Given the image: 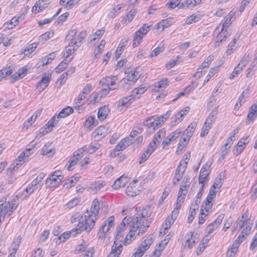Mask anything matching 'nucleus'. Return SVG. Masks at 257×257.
<instances>
[{"label":"nucleus","mask_w":257,"mask_h":257,"mask_svg":"<svg viewBox=\"0 0 257 257\" xmlns=\"http://www.w3.org/2000/svg\"><path fill=\"white\" fill-rule=\"evenodd\" d=\"M244 66L245 65L243 61H240L238 64L237 66L234 68L233 71L229 76V78L232 79L234 78L237 77L242 71Z\"/></svg>","instance_id":"obj_62"},{"label":"nucleus","mask_w":257,"mask_h":257,"mask_svg":"<svg viewBox=\"0 0 257 257\" xmlns=\"http://www.w3.org/2000/svg\"><path fill=\"white\" fill-rule=\"evenodd\" d=\"M148 84L144 83L141 84L139 87L135 88L132 91V95L134 96V98H139L142 94H143L148 89Z\"/></svg>","instance_id":"obj_53"},{"label":"nucleus","mask_w":257,"mask_h":257,"mask_svg":"<svg viewBox=\"0 0 257 257\" xmlns=\"http://www.w3.org/2000/svg\"><path fill=\"white\" fill-rule=\"evenodd\" d=\"M202 15L198 12L196 13H193L188 17L185 20V23L187 25H191L192 23H196L201 20Z\"/></svg>","instance_id":"obj_60"},{"label":"nucleus","mask_w":257,"mask_h":257,"mask_svg":"<svg viewBox=\"0 0 257 257\" xmlns=\"http://www.w3.org/2000/svg\"><path fill=\"white\" fill-rule=\"evenodd\" d=\"M45 176L46 174L44 173H40L30 184L37 190L41 186L42 181Z\"/></svg>","instance_id":"obj_59"},{"label":"nucleus","mask_w":257,"mask_h":257,"mask_svg":"<svg viewBox=\"0 0 257 257\" xmlns=\"http://www.w3.org/2000/svg\"><path fill=\"white\" fill-rule=\"evenodd\" d=\"M49 6L47 0H38L32 7L31 12L33 14L41 13L46 9Z\"/></svg>","instance_id":"obj_28"},{"label":"nucleus","mask_w":257,"mask_h":257,"mask_svg":"<svg viewBox=\"0 0 257 257\" xmlns=\"http://www.w3.org/2000/svg\"><path fill=\"white\" fill-rule=\"evenodd\" d=\"M108 207V204L103 202L102 200L95 198L91 202L90 209L87 210L98 217L100 210L104 208L107 210Z\"/></svg>","instance_id":"obj_14"},{"label":"nucleus","mask_w":257,"mask_h":257,"mask_svg":"<svg viewBox=\"0 0 257 257\" xmlns=\"http://www.w3.org/2000/svg\"><path fill=\"white\" fill-rule=\"evenodd\" d=\"M21 16L22 15L15 16L13 17L10 20L5 23L4 26L5 27V29L11 30L18 26Z\"/></svg>","instance_id":"obj_57"},{"label":"nucleus","mask_w":257,"mask_h":257,"mask_svg":"<svg viewBox=\"0 0 257 257\" xmlns=\"http://www.w3.org/2000/svg\"><path fill=\"white\" fill-rule=\"evenodd\" d=\"M185 170L186 169L179 168V167H177L172 181V184L173 185H177L182 180V181L181 182H182L184 178L187 177L190 178V182H191V178L189 176H185L184 178H183ZM181 184H180V186H181Z\"/></svg>","instance_id":"obj_31"},{"label":"nucleus","mask_w":257,"mask_h":257,"mask_svg":"<svg viewBox=\"0 0 257 257\" xmlns=\"http://www.w3.org/2000/svg\"><path fill=\"white\" fill-rule=\"evenodd\" d=\"M110 112L108 105H104L99 108L97 112V118L100 121H103L107 117Z\"/></svg>","instance_id":"obj_55"},{"label":"nucleus","mask_w":257,"mask_h":257,"mask_svg":"<svg viewBox=\"0 0 257 257\" xmlns=\"http://www.w3.org/2000/svg\"><path fill=\"white\" fill-rule=\"evenodd\" d=\"M51 78V74L43 73L40 81L36 84V89L40 93L44 90L49 86Z\"/></svg>","instance_id":"obj_19"},{"label":"nucleus","mask_w":257,"mask_h":257,"mask_svg":"<svg viewBox=\"0 0 257 257\" xmlns=\"http://www.w3.org/2000/svg\"><path fill=\"white\" fill-rule=\"evenodd\" d=\"M174 23L173 18H168L166 19L162 20L155 25V29L160 31L162 32L165 29L170 27Z\"/></svg>","instance_id":"obj_36"},{"label":"nucleus","mask_w":257,"mask_h":257,"mask_svg":"<svg viewBox=\"0 0 257 257\" xmlns=\"http://www.w3.org/2000/svg\"><path fill=\"white\" fill-rule=\"evenodd\" d=\"M210 238L205 235L200 240L196 249V253L198 256L200 255L208 246Z\"/></svg>","instance_id":"obj_33"},{"label":"nucleus","mask_w":257,"mask_h":257,"mask_svg":"<svg viewBox=\"0 0 257 257\" xmlns=\"http://www.w3.org/2000/svg\"><path fill=\"white\" fill-rule=\"evenodd\" d=\"M78 47V46H76L74 44H72L71 42H70L68 46H67L64 49L62 52L64 58L67 60H69V61H71V60L73 58V56H72V55L77 49Z\"/></svg>","instance_id":"obj_30"},{"label":"nucleus","mask_w":257,"mask_h":257,"mask_svg":"<svg viewBox=\"0 0 257 257\" xmlns=\"http://www.w3.org/2000/svg\"><path fill=\"white\" fill-rule=\"evenodd\" d=\"M170 84V81L167 77H162L153 85L152 91L154 92H160L164 90Z\"/></svg>","instance_id":"obj_24"},{"label":"nucleus","mask_w":257,"mask_h":257,"mask_svg":"<svg viewBox=\"0 0 257 257\" xmlns=\"http://www.w3.org/2000/svg\"><path fill=\"white\" fill-rule=\"evenodd\" d=\"M38 45L39 43L38 42H34L29 44L21 52V54L24 55V57L32 58L33 53L38 46Z\"/></svg>","instance_id":"obj_45"},{"label":"nucleus","mask_w":257,"mask_h":257,"mask_svg":"<svg viewBox=\"0 0 257 257\" xmlns=\"http://www.w3.org/2000/svg\"><path fill=\"white\" fill-rule=\"evenodd\" d=\"M97 219L95 215L86 210L82 214L81 221L78 222L73 231L80 233L84 231L89 232L94 228Z\"/></svg>","instance_id":"obj_4"},{"label":"nucleus","mask_w":257,"mask_h":257,"mask_svg":"<svg viewBox=\"0 0 257 257\" xmlns=\"http://www.w3.org/2000/svg\"><path fill=\"white\" fill-rule=\"evenodd\" d=\"M128 42V38H123L121 39L114 52V55L116 59H118L120 57L123 51L127 45Z\"/></svg>","instance_id":"obj_43"},{"label":"nucleus","mask_w":257,"mask_h":257,"mask_svg":"<svg viewBox=\"0 0 257 257\" xmlns=\"http://www.w3.org/2000/svg\"><path fill=\"white\" fill-rule=\"evenodd\" d=\"M190 111V107L186 106L180 110L176 115L175 122L176 123L181 122L184 117L188 114Z\"/></svg>","instance_id":"obj_56"},{"label":"nucleus","mask_w":257,"mask_h":257,"mask_svg":"<svg viewBox=\"0 0 257 257\" xmlns=\"http://www.w3.org/2000/svg\"><path fill=\"white\" fill-rule=\"evenodd\" d=\"M128 178L125 175H122L116 179L112 185V188L118 190L124 187L127 183Z\"/></svg>","instance_id":"obj_41"},{"label":"nucleus","mask_w":257,"mask_h":257,"mask_svg":"<svg viewBox=\"0 0 257 257\" xmlns=\"http://www.w3.org/2000/svg\"><path fill=\"white\" fill-rule=\"evenodd\" d=\"M118 82L117 76H106L102 79V85L107 86L110 90L114 89Z\"/></svg>","instance_id":"obj_27"},{"label":"nucleus","mask_w":257,"mask_h":257,"mask_svg":"<svg viewBox=\"0 0 257 257\" xmlns=\"http://www.w3.org/2000/svg\"><path fill=\"white\" fill-rule=\"evenodd\" d=\"M81 0H60V5L70 9L77 5Z\"/></svg>","instance_id":"obj_64"},{"label":"nucleus","mask_w":257,"mask_h":257,"mask_svg":"<svg viewBox=\"0 0 257 257\" xmlns=\"http://www.w3.org/2000/svg\"><path fill=\"white\" fill-rule=\"evenodd\" d=\"M64 178L62 172L60 170H56L45 180L47 188H55L59 186Z\"/></svg>","instance_id":"obj_11"},{"label":"nucleus","mask_w":257,"mask_h":257,"mask_svg":"<svg viewBox=\"0 0 257 257\" xmlns=\"http://www.w3.org/2000/svg\"><path fill=\"white\" fill-rule=\"evenodd\" d=\"M166 135V130L165 128H161L154 135L152 141L149 144L157 149L160 144V141L165 138Z\"/></svg>","instance_id":"obj_29"},{"label":"nucleus","mask_w":257,"mask_h":257,"mask_svg":"<svg viewBox=\"0 0 257 257\" xmlns=\"http://www.w3.org/2000/svg\"><path fill=\"white\" fill-rule=\"evenodd\" d=\"M234 14L235 13L232 10L224 17L219 23V25L221 26V28L228 30L232 23L231 20L234 17Z\"/></svg>","instance_id":"obj_39"},{"label":"nucleus","mask_w":257,"mask_h":257,"mask_svg":"<svg viewBox=\"0 0 257 257\" xmlns=\"http://www.w3.org/2000/svg\"><path fill=\"white\" fill-rule=\"evenodd\" d=\"M74 112L73 107L71 106H66L62 109L57 115V118H65Z\"/></svg>","instance_id":"obj_63"},{"label":"nucleus","mask_w":257,"mask_h":257,"mask_svg":"<svg viewBox=\"0 0 257 257\" xmlns=\"http://www.w3.org/2000/svg\"><path fill=\"white\" fill-rule=\"evenodd\" d=\"M94 115H90L86 117L83 123L84 127L89 131H91L96 125Z\"/></svg>","instance_id":"obj_50"},{"label":"nucleus","mask_w":257,"mask_h":257,"mask_svg":"<svg viewBox=\"0 0 257 257\" xmlns=\"http://www.w3.org/2000/svg\"><path fill=\"white\" fill-rule=\"evenodd\" d=\"M190 184V178L188 177H185L182 182L180 187H179L176 201L175 203V207L162 224L159 232L160 236H163L167 233L169 229L177 218L179 214V210L188 193Z\"/></svg>","instance_id":"obj_1"},{"label":"nucleus","mask_w":257,"mask_h":257,"mask_svg":"<svg viewBox=\"0 0 257 257\" xmlns=\"http://www.w3.org/2000/svg\"><path fill=\"white\" fill-rule=\"evenodd\" d=\"M156 149L149 144L147 148L141 155L140 158L139 164H141L145 162Z\"/></svg>","instance_id":"obj_52"},{"label":"nucleus","mask_w":257,"mask_h":257,"mask_svg":"<svg viewBox=\"0 0 257 257\" xmlns=\"http://www.w3.org/2000/svg\"><path fill=\"white\" fill-rule=\"evenodd\" d=\"M215 199V193L211 190L201 205L198 216V223L199 225L204 224L208 219L211 212Z\"/></svg>","instance_id":"obj_3"},{"label":"nucleus","mask_w":257,"mask_h":257,"mask_svg":"<svg viewBox=\"0 0 257 257\" xmlns=\"http://www.w3.org/2000/svg\"><path fill=\"white\" fill-rule=\"evenodd\" d=\"M241 243V242L235 239L230 247L227 249L226 257H235L238 252Z\"/></svg>","instance_id":"obj_44"},{"label":"nucleus","mask_w":257,"mask_h":257,"mask_svg":"<svg viewBox=\"0 0 257 257\" xmlns=\"http://www.w3.org/2000/svg\"><path fill=\"white\" fill-rule=\"evenodd\" d=\"M238 227L241 230L236 239L242 242L247 238V236L251 233L252 226H245Z\"/></svg>","instance_id":"obj_42"},{"label":"nucleus","mask_w":257,"mask_h":257,"mask_svg":"<svg viewBox=\"0 0 257 257\" xmlns=\"http://www.w3.org/2000/svg\"><path fill=\"white\" fill-rule=\"evenodd\" d=\"M106 44L105 40H101L96 46L92 47V56L95 59H98L102 54Z\"/></svg>","instance_id":"obj_34"},{"label":"nucleus","mask_w":257,"mask_h":257,"mask_svg":"<svg viewBox=\"0 0 257 257\" xmlns=\"http://www.w3.org/2000/svg\"><path fill=\"white\" fill-rule=\"evenodd\" d=\"M138 13L137 9H132L127 12L122 18L121 23L127 25L133 21L135 17Z\"/></svg>","instance_id":"obj_46"},{"label":"nucleus","mask_w":257,"mask_h":257,"mask_svg":"<svg viewBox=\"0 0 257 257\" xmlns=\"http://www.w3.org/2000/svg\"><path fill=\"white\" fill-rule=\"evenodd\" d=\"M215 31L218 32L216 36V39L214 42V46L217 47L219 46L222 42H224L227 40L229 36V34L228 30L224 29H223L222 28H221V29L219 30V26L215 28Z\"/></svg>","instance_id":"obj_23"},{"label":"nucleus","mask_w":257,"mask_h":257,"mask_svg":"<svg viewBox=\"0 0 257 257\" xmlns=\"http://www.w3.org/2000/svg\"><path fill=\"white\" fill-rule=\"evenodd\" d=\"M28 73L27 66H23L20 68L16 72L13 74L10 77L11 82H14L20 79L24 78Z\"/></svg>","instance_id":"obj_38"},{"label":"nucleus","mask_w":257,"mask_h":257,"mask_svg":"<svg viewBox=\"0 0 257 257\" xmlns=\"http://www.w3.org/2000/svg\"><path fill=\"white\" fill-rule=\"evenodd\" d=\"M122 250L121 243H115L113 242L111 251L107 257H119Z\"/></svg>","instance_id":"obj_49"},{"label":"nucleus","mask_w":257,"mask_h":257,"mask_svg":"<svg viewBox=\"0 0 257 257\" xmlns=\"http://www.w3.org/2000/svg\"><path fill=\"white\" fill-rule=\"evenodd\" d=\"M224 217V214H220L217 216L216 218L212 222L209 223L206 227L205 231L207 234L206 235L208 236V235L213 233V232L217 229L221 223L223 218Z\"/></svg>","instance_id":"obj_20"},{"label":"nucleus","mask_w":257,"mask_h":257,"mask_svg":"<svg viewBox=\"0 0 257 257\" xmlns=\"http://www.w3.org/2000/svg\"><path fill=\"white\" fill-rule=\"evenodd\" d=\"M226 177V171L225 170L220 172L217 176L215 178L214 180V183L212 186V187L209 190V193L212 190L215 193V197L216 196V194L217 191L216 190H219L220 188L222 187L223 185V182L224 180L225 179Z\"/></svg>","instance_id":"obj_21"},{"label":"nucleus","mask_w":257,"mask_h":257,"mask_svg":"<svg viewBox=\"0 0 257 257\" xmlns=\"http://www.w3.org/2000/svg\"><path fill=\"white\" fill-rule=\"evenodd\" d=\"M133 221V217L129 215H127L123 218L121 222L116 228L115 240L113 242L115 243H120V242L123 237L124 232L126 230L127 226L129 225Z\"/></svg>","instance_id":"obj_9"},{"label":"nucleus","mask_w":257,"mask_h":257,"mask_svg":"<svg viewBox=\"0 0 257 257\" xmlns=\"http://www.w3.org/2000/svg\"><path fill=\"white\" fill-rule=\"evenodd\" d=\"M147 183V178L141 176L134 179L127 186L125 189V193L128 197H135L140 194L144 189Z\"/></svg>","instance_id":"obj_6"},{"label":"nucleus","mask_w":257,"mask_h":257,"mask_svg":"<svg viewBox=\"0 0 257 257\" xmlns=\"http://www.w3.org/2000/svg\"><path fill=\"white\" fill-rule=\"evenodd\" d=\"M235 224L237 227L252 226L253 223L249 216L248 209L243 212L241 215L236 219Z\"/></svg>","instance_id":"obj_17"},{"label":"nucleus","mask_w":257,"mask_h":257,"mask_svg":"<svg viewBox=\"0 0 257 257\" xmlns=\"http://www.w3.org/2000/svg\"><path fill=\"white\" fill-rule=\"evenodd\" d=\"M86 149V147L84 146L78 149L74 153L72 157L69 160V164L67 166V169L69 171L73 170V167L77 164L78 161L83 156Z\"/></svg>","instance_id":"obj_16"},{"label":"nucleus","mask_w":257,"mask_h":257,"mask_svg":"<svg viewBox=\"0 0 257 257\" xmlns=\"http://www.w3.org/2000/svg\"><path fill=\"white\" fill-rule=\"evenodd\" d=\"M237 40L236 38L233 39L228 44L225 54L227 56L232 54L237 48Z\"/></svg>","instance_id":"obj_61"},{"label":"nucleus","mask_w":257,"mask_h":257,"mask_svg":"<svg viewBox=\"0 0 257 257\" xmlns=\"http://www.w3.org/2000/svg\"><path fill=\"white\" fill-rule=\"evenodd\" d=\"M148 214L146 209L138 210L134 217H133V221L129 225L128 232L137 237L144 234L150 226Z\"/></svg>","instance_id":"obj_2"},{"label":"nucleus","mask_w":257,"mask_h":257,"mask_svg":"<svg viewBox=\"0 0 257 257\" xmlns=\"http://www.w3.org/2000/svg\"><path fill=\"white\" fill-rule=\"evenodd\" d=\"M209 172L205 167H202L200 170L198 181L202 185V188L204 187L205 183L208 180Z\"/></svg>","instance_id":"obj_51"},{"label":"nucleus","mask_w":257,"mask_h":257,"mask_svg":"<svg viewBox=\"0 0 257 257\" xmlns=\"http://www.w3.org/2000/svg\"><path fill=\"white\" fill-rule=\"evenodd\" d=\"M214 114H212V113H210L208 117L206 118L201 128L200 134V136L201 137H204L208 135L210 130L212 126V124L214 122Z\"/></svg>","instance_id":"obj_18"},{"label":"nucleus","mask_w":257,"mask_h":257,"mask_svg":"<svg viewBox=\"0 0 257 257\" xmlns=\"http://www.w3.org/2000/svg\"><path fill=\"white\" fill-rule=\"evenodd\" d=\"M33 154L32 148H26L15 160L13 164V169L15 170L18 169L22 166L26 161L29 160L30 157Z\"/></svg>","instance_id":"obj_12"},{"label":"nucleus","mask_w":257,"mask_h":257,"mask_svg":"<svg viewBox=\"0 0 257 257\" xmlns=\"http://www.w3.org/2000/svg\"><path fill=\"white\" fill-rule=\"evenodd\" d=\"M56 153V150L52 143H47L44 145L41 150V154L42 155L48 157H53Z\"/></svg>","instance_id":"obj_32"},{"label":"nucleus","mask_w":257,"mask_h":257,"mask_svg":"<svg viewBox=\"0 0 257 257\" xmlns=\"http://www.w3.org/2000/svg\"><path fill=\"white\" fill-rule=\"evenodd\" d=\"M108 127L106 125H100L98 126L92 133L94 138L102 139L109 133Z\"/></svg>","instance_id":"obj_35"},{"label":"nucleus","mask_w":257,"mask_h":257,"mask_svg":"<svg viewBox=\"0 0 257 257\" xmlns=\"http://www.w3.org/2000/svg\"><path fill=\"white\" fill-rule=\"evenodd\" d=\"M248 137H244L237 143L235 148L234 150V154L236 155L240 154L245 148L246 145L248 143Z\"/></svg>","instance_id":"obj_47"},{"label":"nucleus","mask_w":257,"mask_h":257,"mask_svg":"<svg viewBox=\"0 0 257 257\" xmlns=\"http://www.w3.org/2000/svg\"><path fill=\"white\" fill-rule=\"evenodd\" d=\"M171 114V111L168 110L162 115H154L147 117L143 121V125L148 128H152L154 132L161 127L169 119Z\"/></svg>","instance_id":"obj_5"},{"label":"nucleus","mask_w":257,"mask_h":257,"mask_svg":"<svg viewBox=\"0 0 257 257\" xmlns=\"http://www.w3.org/2000/svg\"><path fill=\"white\" fill-rule=\"evenodd\" d=\"M257 117V106L254 103L252 104L247 115L246 124L252 123L255 118Z\"/></svg>","instance_id":"obj_40"},{"label":"nucleus","mask_w":257,"mask_h":257,"mask_svg":"<svg viewBox=\"0 0 257 257\" xmlns=\"http://www.w3.org/2000/svg\"><path fill=\"white\" fill-rule=\"evenodd\" d=\"M144 73V68L141 66L136 67L126 73L125 77L123 78L125 84L132 85L135 84L137 80L141 77Z\"/></svg>","instance_id":"obj_10"},{"label":"nucleus","mask_w":257,"mask_h":257,"mask_svg":"<svg viewBox=\"0 0 257 257\" xmlns=\"http://www.w3.org/2000/svg\"><path fill=\"white\" fill-rule=\"evenodd\" d=\"M17 205L15 200L11 199L8 195L0 199V214L6 217H9L14 213Z\"/></svg>","instance_id":"obj_7"},{"label":"nucleus","mask_w":257,"mask_h":257,"mask_svg":"<svg viewBox=\"0 0 257 257\" xmlns=\"http://www.w3.org/2000/svg\"><path fill=\"white\" fill-rule=\"evenodd\" d=\"M57 123L58 120H57L56 117L54 116L52 117L45 125L40 130V134L42 136H44L51 132Z\"/></svg>","instance_id":"obj_26"},{"label":"nucleus","mask_w":257,"mask_h":257,"mask_svg":"<svg viewBox=\"0 0 257 257\" xmlns=\"http://www.w3.org/2000/svg\"><path fill=\"white\" fill-rule=\"evenodd\" d=\"M197 233L193 231H189L185 236V245L189 248H193L198 240Z\"/></svg>","instance_id":"obj_25"},{"label":"nucleus","mask_w":257,"mask_h":257,"mask_svg":"<svg viewBox=\"0 0 257 257\" xmlns=\"http://www.w3.org/2000/svg\"><path fill=\"white\" fill-rule=\"evenodd\" d=\"M155 239L154 234H150L137 247L131 257H142L150 248Z\"/></svg>","instance_id":"obj_8"},{"label":"nucleus","mask_w":257,"mask_h":257,"mask_svg":"<svg viewBox=\"0 0 257 257\" xmlns=\"http://www.w3.org/2000/svg\"><path fill=\"white\" fill-rule=\"evenodd\" d=\"M80 178V176L75 174L65 181L64 186L67 189L70 188L76 184Z\"/></svg>","instance_id":"obj_58"},{"label":"nucleus","mask_w":257,"mask_h":257,"mask_svg":"<svg viewBox=\"0 0 257 257\" xmlns=\"http://www.w3.org/2000/svg\"><path fill=\"white\" fill-rule=\"evenodd\" d=\"M181 134V131L180 129H176L170 133L162 142L163 149H167L170 144L175 142L179 137Z\"/></svg>","instance_id":"obj_22"},{"label":"nucleus","mask_w":257,"mask_h":257,"mask_svg":"<svg viewBox=\"0 0 257 257\" xmlns=\"http://www.w3.org/2000/svg\"><path fill=\"white\" fill-rule=\"evenodd\" d=\"M134 96L130 95L123 97L118 101V106L121 109L126 110L134 101Z\"/></svg>","instance_id":"obj_37"},{"label":"nucleus","mask_w":257,"mask_h":257,"mask_svg":"<svg viewBox=\"0 0 257 257\" xmlns=\"http://www.w3.org/2000/svg\"><path fill=\"white\" fill-rule=\"evenodd\" d=\"M86 32L82 31L79 33L76 29L71 30L69 31L67 38L70 40V42L76 46H78L82 40L86 37Z\"/></svg>","instance_id":"obj_13"},{"label":"nucleus","mask_w":257,"mask_h":257,"mask_svg":"<svg viewBox=\"0 0 257 257\" xmlns=\"http://www.w3.org/2000/svg\"><path fill=\"white\" fill-rule=\"evenodd\" d=\"M189 140V138L185 137L180 138L176 150V154L181 155L185 151L188 145Z\"/></svg>","instance_id":"obj_48"},{"label":"nucleus","mask_w":257,"mask_h":257,"mask_svg":"<svg viewBox=\"0 0 257 257\" xmlns=\"http://www.w3.org/2000/svg\"><path fill=\"white\" fill-rule=\"evenodd\" d=\"M173 235V232H169L165 237L164 239L162 240L157 245L154 250L152 255L153 257H160L167 244L171 239Z\"/></svg>","instance_id":"obj_15"},{"label":"nucleus","mask_w":257,"mask_h":257,"mask_svg":"<svg viewBox=\"0 0 257 257\" xmlns=\"http://www.w3.org/2000/svg\"><path fill=\"white\" fill-rule=\"evenodd\" d=\"M199 208L198 205L196 203H192L190 206L189 212L187 214V220L189 224L191 223L194 220L196 211Z\"/></svg>","instance_id":"obj_54"}]
</instances>
